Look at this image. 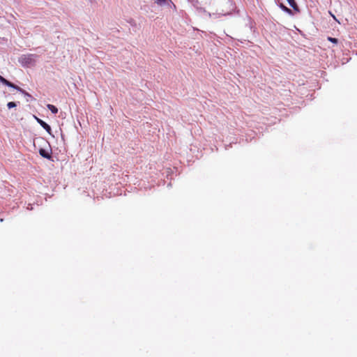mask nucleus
<instances>
[{"mask_svg": "<svg viewBox=\"0 0 357 357\" xmlns=\"http://www.w3.org/2000/svg\"><path fill=\"white\" fill-rule=\"evenodd\" d=\"M36 58L37 56L36 54H25L20 58L19 61L23 66L30 67L35 65Z\"/></svg>", "mask_w": 357, "mask_h": 357, "instance_id": "nucleus-1", "label": "nucleus"}, {"mask_svg": "<svg viewBox=\"0 0 357 357\" xmlns=\"http://www.w3.org/2000/svg\"><path fill=\"white\" fill-rule=\"evenodd\" d=\"M0 82L9 86V87H12V88H14L20 91H22V92H24V91L19 86L15 85L14 84H13L12 82H9L8 80L6 79L4 77H3L2 76L0 75Z\"/></svg>", "mask_w": 357, "mask_h": 357, "instance_id": "nucleus-2", "label": "nucleus"}, {"mask_svg": "<svg viewBox=\"0 0 357 357\" xmlns=\"http://www.w3.org/2000/svg\"><path fill=\"white\" fill-rule=\"evenodd\" d=\"M37 122L48 132L50 133L51 132V127L45 121L43 120L36 118Z\"/></svg>", "mask_w": 357, "mask_h": 357, "instance_id": "nucleus-3", "label": "nucleus"}, {"mask_svg": "<svg viewBox=\"0 0 357 357\" xmlns=\"http://www.w3.org/2000/svg\"><path fill=\"white\" fill-rule=\"evenodd\" d=\"M155 3L160 6L166 4L169 6H173L174 8L176 7L172 0H156Z\"/></svg>", "mask_w": 357, "mask_h": 357, "instance_id": "nucleus-4", "label": "nucleus"}, {"mask_svg": "<svg viewBox=\"0 0 357 357\" xmlns=\"http://www.w3.org/2000/svg\"><path fill=\"white\" fill-rule=\"evenodd\" d=\"M289 4V6L294 9V10L296 13H300V9L296 3L295 0H287Z\"/></svg>", "mask_w": 357, "mask_h": 357, "instance_id": "nucleus-5", "label": "nucleus"}, {"mask_svg": "<svg viewBox=\"0 0 357 357\" xmlns=\"http://www.w3.org/2000/svg\"><path fill=\"white\" fill-rule=\"evenodd\" d=\"M39 153L41 156H43L45 158L50 159L51 158L50 154L43 149H40Z\"/></svg>", "mask_w": 357, "mask_h": 357, "instance_id": "nucleus-6", "label": "nucleus"}, {"mask_svg": "<svg viewBox=\"0 0 357 357\" xmlns=\"http://www.w3.org/2000/svg\"><path fill=\"white\" fill-rule=\"evenodd\" d=\"M47 107L53 113L56 114L58 112V109L53 105L48 104Z\"/></svg>", "mask_w": 357, "mask_h": 357, "instance_id": "nucleus-7", "label": "nucleus"}, {"mask_svg": "<svg viewBox=\"0 0 357 357\" xmlns=\"http://www.w3.org/2000/svg\"><path fill=\"white\" fill-rule=\"evenodd\" d=\"M280 7L287 13L289 15H292V11L291 9L283 5L282 3L280 4Z\"/></svg>", "mask_w": 357, "mask_h": 357, "instance_id": "nucleus-8", "label": "nucleus"}, {"mask_svg": "<svg viewBox=\"0 0 357 357\" xmlns=\"http://www.w3.org/2000/svg\"><path fill=\"white\" fill-rule=\"evenodd\" d=\"M7 106L9 109L16 107V103L14 102H9L7 104Z\"/></svg>", "mask_w": 357, "mask_h": 357, "instance_id": "nucleus-9", "label": "nucleus"}, {"mask_svg": "<svg viewBox=\"0 0 357 357\" xmlns=\"http://www.w3.org/2000/svg\"><path fill=\"white\" fill-rule=\"evenodd\" d=\"M328 40H330L332 43H337V38L328 37Z\"/></svg>", "mask_w": 357, "mask_h": 357, "instance_id": "nucleus-10", "label": "nucleus"}, {"mask_svg": "<svg viewBox=\"0 0 357 357\" xmlns=\"http://www.w3.org/2000/svg\"><path fill=\"white\" fill-rule=\"evenodd\" d=\"M330 13V15L332 16V17L335 20L337 21L338 23H340V22L337 20V18L335 17V16L334 15H333L331 12Z\"/></svg>", "mask_w": 357, "mask_h": 357, "instance_id": "nucleus-11", "label": "nucleus"}, {"mask_svg": "<svg viewBox=\"0 0 357 357\" xmlns=\"http://www.w3.org/2000/svg\"><path fill=\"white\" fill-rule=\"evenodd\" d=\"M330 13V15L332 16V17L335 20L337 21L338 23H340V22L337 20V18L335 17V16L334 15H333L331 12Z\"/></svg>", "mask_w": 357, "mask_h": 357, "instance_id": "nucleus-12", "label": "nucleus"}, {"mask_svg": "<svg viewBox=\"0 0 357 357\" xmlns=\"http://www.w3.org/2000/svg\"><path fill=\"white\" fill-rule=\"evenodd\" d=\"M330 13V15L332 16V17L335 20L337 21L338 23H340V22L337 20V18L335 17V16L334 15H333L331 12Z\"/></svg>", "mask_w": 357, "mask_h": 357, "instance_id": "nucleus-13", "label": "nucleus"}]
</instances>
